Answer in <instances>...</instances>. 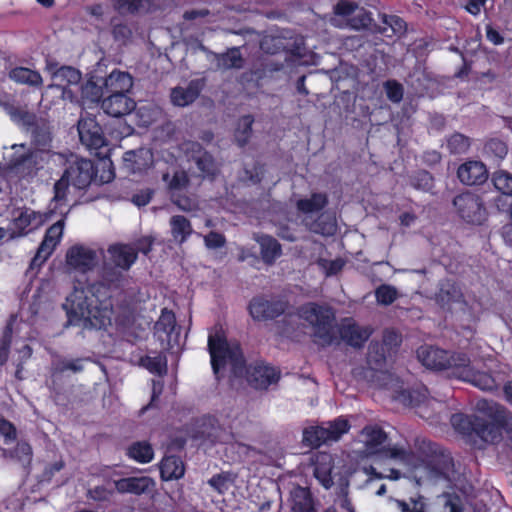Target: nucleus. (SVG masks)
<instances>
[{"label": "nucleus", "instance_id": "39", "mask_svg": "<svg viewBox=\"0 0 512 512\" xmlns=\"http://www.w3.org/2000/svg\"><path fill=\"white\" fill-rule=\"evenodd\" d=\"M126 455L138 463L146 464L153 460L154 450L148 441H136L129 445Z\"/></svg>", "mask_w": 512, "mask_h": 512}, {"label": "nucleus", "instance_id": "26", "mask_svg": "<svg viewBox=\"0 0 512 512\" xmlns=\"http://www.w3.org/2000/svg\"><path fill=\"white\" fill-rule=\"evenodd\" d=\"M105 94H127L133 86V78L127 72L114 70L102 78Z\"/></svg>", "mask_w": 512, "mask_h": 512}, {"label": "nucleus", "instance_id": "35", "mask_svg": "<svg viewBox=\"0 0 512 512\" xmlns=\"http://www.w3.org/2000/svg\"><path fill=\"white\" fill-rule=\"evenodd\" d=\"M356 8L357 4L352 1H338L333 7L334 15L329 20L330 24L337 28L348 27V21L355 13Z\"/></svg>", "mask_w": 512, "mask_h": 512}, {"label": "nucleus", "instance_id": "30", "mask_svg": "<svg viewBox=\"0 0 512 512\" xmlns=\"http://www.w3.org/2000/svg\"><path fill=\"white\" fill-rule=\"evenodd\" d=\"M154 481L148 476L126 477L115 481V488L119 493L141 495L149 491Z\"/></svg>", "mask_w": 512, "mask_h": 512}, {"label": "nucleus", "instance_id": "40", "mask_svg": "<svg viewBox=\"0 0 512 512\" xmlns=\"http://www.w3.org/2000/svg\"><path fill=\"white\" fill-rule=\"evenodd\" d=\"M176 328V317L173 311L163 308L159 319L154 325L155 333L163 340L162 334L166 340H170L172 333Z\"/></svg>", "mask_w": 512, "mask_h": 512}, {"label": "nucleus", "instance_id": "43", "mask_svg": "<svg viewBox=\"0 0 512 512\" xmlns=\"http://www.w3.org/2000/svg\"><path fill=\"white\" fill-rule=\"evenodd\" d=\"M170 227L173 238L180 243L186 241L193 232L190 221L182 215L172 216Z\"/></svg>", "mask_w": 512, "mask_h": 512}, {"label": "nucleus", "instance_id": "45", "mask_svg": "<svg viewBox=\"0 0 512 512\" xmlns=\"http://www.w3.org/2000/svg\"><path fill=\"white\" fill-rule=\"evenodd\" d=\"M80 80V71L71 66H61L53 72V81L57 86L78 84Z\"/></svg>", "mask_w": 512, "mask_h": 512}, {"label": "nucleus", "instance_id": "21", "mask_svg": "<svg viewBox=\"0 0 512 512\" xmlns=\"http://www.w3.org/2000/svg\"><path fill=\"white\" fill-rule=\"evenodd\" d=\"M43 222L44 217L42 214L31 209H24L14 219V229H11V232L9 233V239L21 237L27 234L28 231L38 228L40 225H42Z\"/></svg>", "mask_w": 512, "mask_h": 512}, {"label": "nucleus", "instance_id": "42", "mask_svg": "<svg viewBox=\"0 0 512 512\" xmlns=\"http://www.w3.org/2000/svg\"><path fill=\"white\" fill-rule=\"evenodd\" d=\"M162 180L167 184L169 194L184 192L189 186L190 180L184 170H175L173 174L164 173Z\"/></svg>", "mask_w": 512, "mask_h": 512}, {"label": "nucleus", "instance_id": "18", "mask_svg": "<svg viewBox=\"0 0 512 512\" xmlns=\"http://www.w3.org/2000/svg\"><path fill=\"white\" fill-rule=\"evenodd\" d=\"M66 261L73 269L86 273L96 266L98 258L96 252L91 248L74 245L67 251Z\"/></svg>", "mask_w": 512, "mask_h": 512}, {"label": "nucleus", "instance_id": "29", "mask_svg": "<svg viewBox=\"0 0 512 512\" xmlns=\"http://www.w3.org/2000/svg\"><path fill=\"white\" fill-rule=\"evenodd\" d=\"M152 157L150 150L141 148L125 152L123 160L125 167L131 173H141L150 167Z\"/></svg>", "mask_w": 512, "mask_h": 512}, {"label": "nucleus", "instance_id": "20", "mask_svg": "<svg viewBox=\"0 0 512 512\" xmlns=\"http://www.w3.org/2000/svg\"><path fill=\"white\" fill-rule=\"evenodd\" d=\"M135 107V101L127 94H110L101 102L103 111L116 118L130 114Z\"/></svg>", "mask_w": 512, "mask_h": 512}, {"label": "nucleus", "instance_id": "37", "mask_svg": "<svg viewBox=\"0 0 512 512\" xmlns=\"http://www.w3.org/2000/svg\"><path fill=\"white\" fill-rule=\"evenodd\" d=\"M257 242L260 245V254L262 260L266 264H273L275 260L282 254V249L279 242L269 235L259 236Z\"/></svg>", "mask_w": 512, "mask_h": 512}, {"label": "nucleus", "instance_id": "48", "mask_svg": "<svg viewBox=\"0 0 512 512\" xmlns=\"http://www.w3.org/2000/svg\"><path fill=\"white\" fill-rule=\"evenodd\" d=\"M253 123L254 119L251 115H245L239 119L235 131V141L240 147L245 146L249 142Z\"/></svg>", "mask_w": 512, "mask_h": 512}, {"label": "nucleus", "instance_id": "49", "mask_svg": "<svg viewBox=\"0 0 512 512\" xmlns=\"http://www.w3.org/2000/svg\"><path fill=\"white\" fill-rule=\"evenodd\" d=\"M293 512H312L313 500L308 490L299 488L292 495Z\"/></svg>", "mask_w": 512, "mask_h": 512}, {"label": "nucleus", "instance_id": "33", "mask_svg": "<svg viewBox=\"0 0 512 512\" xmlns=\"http://www.w3.org/2000/svg\"><path fill=\"white\" fill-rule=\"evenodd\" d=\"M392 355L380 341L372 340L368 346L366 361L373 371H382L386 367L387 358Z\"/></svg>", "mask_w": 512, "mask_h": 512}, {"label": "nucleus", "instance_id": "6", "mask_svg": "<svg viewBox=\"0 0 512 512\" xmlns=\"http://www.w3.org/2000/svg\"><path fill=\"white\" fill-rule=\"evenodd\" d=\"M419 361L429 369L447 371L448 376L457 378V368L466 358L463 352H451L434 346H421L417 350Z\"/></svg>", "mask_w": 512, "mask_h": 512}, {"label": "nucleus", "instance_id": "24", "mask_svg": "<svg viewBox=\"0 0 512 512\" xmlns=\"http://www.w3.org/2000/svg\"><path fill=\"white\" fill-rule=\"evenodd\" d=\"M302 223L310 232L322 236H332L337 230L335 217L327 212H322L317 217L307 215Z\"/></svg>", "mask_w": 512, "mask_h": 512}, {"label": "nucleus", "instance_id": "2", "mask_svg": "<svg viewBox=\"0 0 512 512\" xmlns=\"http://www.w3.org/2000/svg\"><path fill=\"white\" fill-rule=\"evenodd\" d=\"M111 290H72L66 298L69 313L84 320L85 326L107 330L113 323L118 329H127L134 323V315L127 307L117 312Z\"/></svg>", "mask_w": 512, "mask_h": 512}, {"label": "nucleus", "instance_id": "31", "mask_svg": "<svg viewBox=\"0 0 512 512\" xmlns=\"http://www.w3.org/2000/svg\"><path fill=\"white\" fill-rule=\"evenodd\" d=\"M210 54L213 57L212 61L219 70L241 69L245 63L238 47L229 48L224 53L210 52Z\"/></svg>", "mask_w": 512, "mask_h": 512}, {"label": "nucleus", "instance_id": "27", "mask_svg": "<svg viewBox=\"0 0 512 512\" xmlns=\"http://www.w3.org/2000/svg\"><path fill=\"white\" fill-rule=\"evenodd\" d=\"M395 398L405 406L421 408L429 401V391L425 385L420 383L398 391Z\"/></svg>", "mask_w": 512, "mask_h": 512}, {"label": "nucleus", "instance_id": "13", "mask_svg": "<svg viewBox=\"0 0 512 512\" xmlns=\"http://www.w3.org/2000/svg\"><path fill=\"white\" fill-rule=\"evenodd\" d=\"M461 360L463 362L457 368L456 379L469 382L483 391H495L499 388L500 383L492 374L473 369L468 355Z\"/></svg>", "mask_w": 512, "mask_h": 512}, {"label": "nucleus", "instance_id": "8", "mask_svg": "<svg viewBox=\"0 0 512 512\" xmlns=\"http://www.w3.org/2000/svg\"><path fill=\"white\" fill-rule=\"evenodd\" d=\"M107 251L115 267L105 265L102 277L107 284H112L122 277V271L130 269L137 260V255L131 244H113Z\"/></svg>", "mask_w": 512, "mask_h": 512}, {"label": "nucleus", "instance_id": "11", "mask_svg": "<svg viewBox=\"0 0 512 512\" xmlns=\"http://www.w3.org/2000/svg\"><path fill=\"white\" fill-rule=\"evenodd\" d=\"M63 175L69 179L71 186L78 190L86 189L95 176L94 165L91 160L72 156L67 161Z\"/></svg>", "mask_w": 512, "mask_h": 512}, {"label": "nucleus", "instance_id": "58", "mask_svg": "<svg viewBox=\"0 0 512 512\" xmlns=\"http://www.w3.org/2000/svg\"><path fill=\"white\" fill-rule=\"evenodd\" d=\"M171 201L180 210L185 212H192L198 209V202L195 198L184 194L183 192L173 193L170 195Z\"/></svg>", "mask_w": 512, "mask_h": 512}, {"label": "nucleus", "instance_id": "62", "mask_svg": "<svg viewBox=\"0 0 512 512\" xmlns=\"http://www.w3.org/2000/svg\"><path fill=\"white\" fill-rule=\"evenodd\" d=\"M335 505L341 512H355L351 499L349 498L348 486H342L335 500Z\"/></svg>", "mask_w": 512, "mask_h": 512}, {"label": "nucleus", "instance_id": "36", "mask_svg": "<svg viewBox=\"0 0 512 512\" xmlns=\"http://www.w3.org/2000/svg\"><path fill=\"white\" fill-rule=\"evenodd\" d=\"M10 80L17 84L28 85L31 87H41L43 79L40 73L27 67H15L8 73Z\"/></svg>", "mask_w": 512, "mask_h": 512}, {"label": "nucleus", "instance_id": "3", "mask_svg": "<svg viewBox=\"0 0 512 512\" xmlns=\"http://www.w3.org/2000/svg\"><path fill=\"white\" fill-rule=\"evenodd\" d=\"M489 421L477 415L455 413L450 422L454 430L466 442L479 448L485 444H497L507 435V446L512 451V413L503 405L492 403L485 409Z\"/></svg>", "mask_w": 512, "mask_h": 512}, {"label": "nucleus", "instance_id": "28", "mask_svg": "<svg viewBox=\"0 0 512 512\" xmlns=\"http://www.w3.org/2000/svg\"><path fill=\"white\" fill-rule=\"evenodd\" d=\"M314 477L325 488L329 489L333 486L332 470L333 458L329 453H318L315 455Z\"/></svg>", "mask_w": 512, "mask_h": 512}, {"label": "nucleus", "instance_id": "12", "mask_svg": "<svg viewBox=\"0 0 512 512\" xmlns=\"http://www.w3.org/2000/svg\"><path fill=\"white\" fill-rule=\"evenodd\" d=\"M78 133L81 143L88 149L98 150L107 145L102 127L96 120V116L85 113L78 121Z\"/></svg>", "mask_w": 512, "mask_h": 512}, {"label": "nucleus", "instance_id": "19", "mask_svg": "<svg viewBox=\"0 0 512 512\" xmlns=\"http://www.w3.org/2000/svg\"><path fill=\"white\" fill-rule=\"evenodd\" d=\"M457 177L460 182L467 186L482 185L488 177L486 165L477 160H469L461 164L457 170Z\"/></svg>", "mask_w": 512, "mask_h": 512}, {"label": "nucleus", "instance_id": "9", "mask_svg": "<svg viewBox=\"0 0 512 512\" xmlns=\"http://www.w3.org/2000/svg\"><path fill=\"white\" fill-rule=\"evenodd\" d=\"M453 206L458 216L469 224L481 225L487 218V210L480 195L464 192L454 197Z\"/></svg>", "mask_w": 512, "mask_h": 512}, {"label": "nucleus", "instance_id": "5", "mask_svg": "<svg viewBox=\"0 0 512 512\" xmlns=\"http://www.w3.org/2000/svg\"><path fill=\"white\" fill-rule=\"evenodd\" d=\"M415 448L427 470L435 478L448 482L457 480L459 473L455 469L454 459L448 450L425 438H417Z\"/></svg>", "mask_w": 512, "mask_h": 512}, {"label": "nucleus", "instance_id": "61", "mask_svg": "<svg viewBox=\"0 0 512 512\" xmlns=\"http://www.w3.org/2000/svg\"><path fill=\"white\" fill-rule=\"evenodd\" d=\"M0 436L4 437L6 444L17 439L16 426L3 416H0Z\"/></svg>", "mask_w": 512, "mask_h": 512}, {"label": "nucleus", "instance_id": "7", "mask_svg": "<svg viewBox=\"0 0 512 512\" xmlns=\"http://www.w3.org/2000/svg\"><path fill=\"white\" fill-rule=\"evenodd\" d=\"M351 428L349 421L338 417L328 421L326 426H309L303 430V443L310 448H319L328 442L338 441Z\"/></svg>", "mask_w": 512, "mask_h": 512}, {"label": "nucleus", "instance_id": "57", "mask_svg": "<svg viewBox=\"0 0 512 512\" xmlns=\"http://www.w3.org/2000/svg\"><path fill=\"white\" fill-rule=\"evenodd\" d=\"M409 183L415 189L428 191L433 187V177L428 171L420 170L410 177Z\"/></svg>", "mask_w": 512, "mask_h": 512}, {"label": "nucleus", "instance_id": "55", "mask_svg": "<svg viewBox=\"0 0 512 512\" xmlns=\"http://www.w3.org/2000/svg\"><path fill=\"white\" fill-rule=\"evenodd\" d=\"M484 153L497 159H504L508 153V146L504 141L493 138L485 143Z\"/></svg>", "mask_w": 512, "mask_h": 512}, {"label": "nucleus", "instance_id": "23", "mask_svg": "<svg viewBox=\"0 0 512 512\" xmlns=\"http://www.w3.org/2000/svg\"><path fill=\"white\" fill-rule=\"evenodd\" d=\"M26 130L31 134L32 144L36 149L49 151L52 134L50 124L46 119L36 116Z\"/></svg>", "mask_w": 512, "mask_h": 512}, {"label": "nucleus", "instance_id": "51", "mask_svg": "<svg viewBox=\"0 0 512 512\" xmlns=\"http://www.w3.org/2000/svg\"><path fill=\"white\" fill-rule=\"evenodd\" d=\"M470 145V138L458 132L446 138V147L451 154H464L469 150Z\"/></svg>", "mask_w": 512, "mask_h": 512}, {"label": "nucleus", "instance_id": "17", "mask_svg": "<svg viewBox=\"0 0 512 512\" xmlns=\"http://www.w3.org/2000/svg\"><path fill=\"white\" fill-rule=\"evenodd\" d=\"M337 331L343 342L356 349L362 348L373 333L372 328L360 326L351 317L342 319Z\"/></svg>", "mask_w": 512, "mask_h": 512}, {"label": "nucleus", "instance_id": "50", "mask_svg": "<svg viewBox=\"0 0 512 512\" xmlns=\"http://www.w3.org/2000/svg\"><path fill=\"white\" fill-rule=\"evenodd\" d=\"M491 181L495 189L502 195L512 197V174L506 170H498L492 174Z\"/></svg>", "mask_w": 512, "mask_h": 512}, {"label": "nucleus", "instance_id": "10", "mask_svg": "<svg viewBox=\"0 0 512 512\" xmlns=\"http://www.w3.org/2000/svg\"><path fill=\"white\" fill-rule=\"evenodd\" d=\"M244 372L248 384L256 390H267L272 384H276L281 377V371L266 363L263 360H257L248 366L246 365Z\"/></svg>", "mask_w": 512, "mask_h": 512}, {"label": "nucleus", "instance_id": "60", "mask_svg": "<svg viewBox=\"0 0 512 512\" xmlns=\"http://www.w3.org/2000/svg\"><path fill=\"white\" fill-rule=\"evenodd\" d=\"M387 98L393 103H399L403 99L404 88L396 80H387L383 84Z\"/></svg>", "mask_w": 512, "mask_h": 512}, {"label": "nucleus", "instance_id": "53", "mask_svg": "<svg viewBox=\"0 0 512 512\" xmlns=\"http://www.w3.org/2000/svg\"><path fill=\"white\" fill-rule=\"evenodd\" d=\"M383 22L385 26L381 28L380 32L386 37H391L393 35L400 36L406 31L405 21L396 15H385Z\"/></svg>", "mask_w": 512, "mask_h": 512}, {"label": "nucleus", "instance_id": "16", "mask_svg": "<svg viewBox=\"0 0 512 512\" xmlns=\"http://www.w3.org/2000/svg\"><path fill=\"white\" fill-rule=\"evenodd\" d=\"M64 225L65 220L62 218L47 229L35 256L31 260V268L41 266L53 253L62 238Z\"/></svg>", "mask_w": 512, "mask_h": 512}, {"label": "nucleus", "instance_id": "59", "mask_svg": "<svg viewBox=\"0 0 512 512\" xmlns=\"http://www.w3.org/2000/svg\"><path fill=\"white\" fill-rule=\"evenodd\" d=\"M402 342L401 335L393 329H386L383 332L381 344L391 354H396Z\"/></svg>", "mask_w": 512, "mask_h": 512}, {"label": "nucleus", "instance_id": "56", "mask_svg": "<svg viewBox=\"0 0 512 512\" xmlns=\"http://www.w3.org/2000/svg\"><path fill=\"white\" fill-rule=\"evenodd\" d=\"M71 185L68 178H66L63 174L62 176L54 183L53 186V198L52 201L56 202L59 205H64L67 203V195L69 192V186Z\"/></svg>", "mask_w": 512, "mask_h": 512}, {"label": "nucleus", "instance_id": "38", "mask_svg": "<svg viewBox=\"0 0 512 512\" xmlns=\"http://www.w3.org/2000/svg\"><path fill=\"white\" fill-rule=\"evenodd\" d=\"M327 204L328 197L325 193H312L309 198L299 199L296 202V208L307 216L320 212Z\"/></svg>", "mask_w": 512, "mask_h": 512}, {"label": "nucleus", "instance_id": "1", "mask_svg": "<svg viewBox=\"0 0 512 512\" xmlns=\"http://www.w3.org/2000/svg\"><path fill=\"white\" fill-rule=\"evenodd\" d=\"M290 308L285 296H257L248 305L251 317L257 321L284 315L279 332L287 338L298 339L304 335L306 326L300 322L304 321L312 330L311 337L315 344L327 347L338 340L336 316L330 306L309 302L299 306L296 312H291Z\"/></svg>", "mask_w": 512, "mask_h": 512}, {"label": "nucleus", "instance_id": "15", "mask_svg": "<svg viewBox=\"0 0 512 512\" xmlns=\"http://www.w3.org/2000/svg\"><path fill=\"white\" fill-rule=\"evenodd\" d=\"M187 431L194 440L216 444L220 439L222 429L215 416L203 415L193 419Z\"/></svg>", "mask_w": 512, "mask_h": 512}, {"label": "nucleus", "instance_id": "46", "mask_svg": "<svg viewBox=\"0 0 512 512\" xmlns=\"http://www.w3.org/2000/svg\"><path fill=\"white\" fill-rule=\"evenodd\" d=\"M382 452L385 457L399 461L404 464H414L416 461L415 453L409 449L402 446H388L383 447Z\"/></svg>", "mask_w": 512, "mask_h": 512}, {"label": "nucleus", "instance_id": "52", "mask_svg": "<svg viewBox=\"0 0 512 512\" xmlns=\"http://www.w3.org/2000/svg\"><path fill=\"white\" fill-rule=\"evenodd\" d=\"M363 433L366 436V446L369 450H376L387 440V434L379 426H366Z\"/></svg>", "mask_w": 512, "mask_h": 512}, {"label": "nucleus", "instance_id": "25", "mask_svg": "<svg viewBox=\"0 0 512 512\" xmlns=\"http://www.w3.org/2000/svg\"><path fill=\"white\" fill-rule=\"evenodd\" d=\"M114 8L120 14L145 15L160 8L158 0H113Z\"/></svg>", "mask_w": 512, "mask_h": 512}, {"label": "nucleus", "instance_id": "32", "mask_svg": "<svg viewBox=\"0 0 512 512\" xmlns=\"http://www.w3.org/2000/svg\"><path fill=\"white\" fill-rule=\"evenodd\" d=\"M104 95L102 77L92 76L81 86V102L84 107L98 104Z\"/></svg>", "mask_w": 512, "mask_h": 512}, {"label": "nucleus", "instance_id": "63", "mask_svg": "<svg viewBox=\"0 0 512 512\" xmlns=\"http://www.w3.org/2000/svg\"><path fill=\"white\" fill-rule=\"evenodd\" d=\"M249 74H250V79L254 80L256 82L273 78L272 75L270 74V72H268V69L265 67V64L262 61V59L258 60L257 62H255L253 64L252 68L250 69Z\"/></svg>", "mask_w": 512, "mask_h": 512}, {"label": "nucleus", "instance_id": "34", "mask_svg": "<svg viewBox=\"0 0 512 512\" xmlns=\"http://www.w3.org/2000/svg\"><path fill=\"white\" fill-rule=\"evenodd\" d=\"M185 473L184 463L179 456H165L160 463V475L164 481L180 479Z\"/></svg>", "mask_w": 512, "mask_h": 512}, {"label": "nucleus", "instance_id": "41", "mask_svg": "<svg viewBox=\"0 0 512 512\" xmlns=\"http://www.w3.org/2000/svg\"><path fill=\"white\" fill-rule=\"evenodd\" d=\"M192 148L198 153L194 160L203 176H214L217 172V165L213 156L206 151H202V147L198 143H193Z\"/></svg>", "mask_w": 512, "mask_h": 512}, {"label": "nucleus", "instance_id": "64", "mask_svg": "<svg viewBox=\"0 0 512 512\" xmlns=\"http://www.w3.org/2000/svg\"><path fill=\"white\" fill-rule=\"evenodd\" d=\"M154 243V238L151 236H144L141 237L134 242L130 243L131 246L135 248L136 255L138 256V253H142L145 256H148L150 251L152 250Z\"/></svg>", "mask_w": 512, "mask_h": 512}, {"label": "nucleus", "instance_id": "54", "mask_svg": "<svg viewBox=\"0 0 512 512\" xmlns=\"http://www.w3.org/2000/svg\"><path fill=\"white\" fill-rule=\"evenodd\" d=\"M372 22L371 13L357 5L355 13L348 21V27L360 30L369 27Z\"/></svg>", "mask_w": 512, "mask_h": 512}, {"label": "nucleus", "instance_id": "47", "mask_svg": "<svg viewBox=\"0 0 512 512\" xmlns=\"http://www.w3.org/2000/svg\"><path fill=\"white\" fill-rule=\"evenodd\" d=\"M4 109L13 122L25 128L29 124H31L32 121H34V118L36 117V114L29 112L27 109L23 107L16 106L13 104H6L4 106Z\"/></svg>", "mask_w": 512, "mask_h": 512}, {"label": "nucleus", "instance_id": "4", "mask_svg": "<svg viewBox=\"0 0 512 512\" xmlns=\"http://www.w3.org/2000/svg\"><path fill=\"white\" fill-rule=\"evenodd\" d=\"M208 352L214 375L217 377L229 363L235 376H242L246 359L239 343L230 344L222 327L216 328L208 336Z\"/></svg>", "mask_w": 512, "mask_h": 512}, {"label": "nucleus", "instance_id": "44", "mask_svg": "<svg viewBox=\"0 0 512 512\" xmlns=\"http://www.w3.org/2000/svg\"><path fill=\"white\" fill-rule=\"evenodd\" d=\"M7 459L15 460L22 464V466H29L32 462L33 450L32 446L27 441H19L15 447L7 449Z\"/></svg>", "mask_w": 512, "mask_h": 512}, {"label": "nucleus", "instance_id": "22", "mask_svg": "<svg viewBox=\"0 0 512 512\" xmlns=\"http://www.w3.org/2000/svg\"><path fill=\"white\" fill-rule=\"evenodd\" d=\"M203 79H193L186 87L177 86L171 90L170 98L173 105L185 107L193 103L204 88Z\"/></svg>", "mask_w": 512, "mask_h": 512}, {"label": "nucleus", "instance_id": "14", "mask_svg": "<svg viewBox=\"0 0 512 512\" xmlns=\"http://www.w3.org/2000/svg\"><path fill=\"white\" fill-rule=\"evenodd\" d=\"M49 155L50 151L29 150L21 155H13L10 159V166L24 176H35L44 167Z\"/></svg>", "mask_w": 512, "mask_h": 512}]
</instances>
